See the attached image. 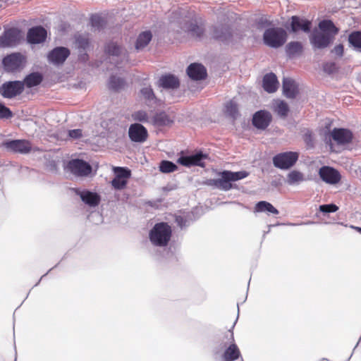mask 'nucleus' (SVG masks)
<instances>
[{
    "instance_id": "7ed1b4c3",
    "label": "nucleus",
    "mask_w": 361,
    "mask_h": 361,
    "mask_svg": "<svg viewBox=\"0 0 361 361\" xmlns=\"http://www.w3.org/2000/svg\"><path fill=\"white\" fill-rule=\"evenodd\" d=\"M286 31L280 27H271L265 30L263 34L264 43L271 48L282 47L286 42Z\"/></svg>"
},
{
    "instance_id": "1a4fd4ad",
    "label": "nucleus",
    "mask_w": 361,
    "mask_h": 361,
    "mask_svg": "<svg viewBox=\"0 0 361 361\" xmlns=\"http://www.w3.org/2000/svg\"><path fill=\"white\" fill-rule=\"evenodd\" d=\"M70 50L63 47L53 49L47 55L48 61L54 66L62 65L70 55Z\"/></svg>"
},
{
    "instance_id": "3c124183",
    "label": "nucleus",
    "mask_w": 361,
    "mask_h": 361,
    "mask_svg": "<svg viewBox=\"0 0 361 361\" xmlns=\"http://www.w3.org/2000/svg\"><path fill=\"white\" fill-rule=\"evenodd\" d=\"M68 136L73 139H78L82 136V131L81 129H74L68 131Z\"/></svg>"
},
{
    "instance_id": "864d4df0",
    "label": "nucleus",
    "mask_w": 361,
    "mask_h": 361,
    "mask_svg": "<svg viewBox=\"0 0 361 361\" xmlns=\"http://www.w3.org/2000/svg\"><path fill=\"white\" fill-rule=\"evenodd\" d=\"M332 52L339 56H342L343 54V46L342 44L336 46L332 50Z\"/></svg>"
},
{
    "instance_id": "49530a36",
    "label": "nucleus",
    "mask_w": 361,
    "mask_h": 361,
    "mask_svg": "<svg viewBox=\"0 0 361 361\" xmlns=\"http://www.w3.org/2000/svg\"><path fill=\"white\" fill-rule=\"evenodd\" d=\"M127 184V180L115 177L112 181V186L116 190L123 189Z\"/></svg>"
},
{
    "instance_id": "f257e3e1",
    "label": "nucleus",
    "mask_w": 361,
    "mask_h": 361,
    "mask_svg": "<svg viewBox=\"0 0 361 361\" xmlns=\"http://www.w3.org/2000/svg\"><path fill=\"white\" fill-rule=\"evenodd\" d=\"M220 176L216 179H208L206 184L209 186L216 188L223 191H228L233 188L232 182L242 180L248 176V173L245 171L233 172L231 171H223L219 172Z\"/></svg>"
},
{
    "instance_id": "c85d7f7f",
    "label": "nucleus",
    "mask_w": 361,
    "mask_h": 361,
    "mask_svg": "<svg viewBox=\"0 0 361 361\" xmlns=\"http://www.w3.org/2000/svg\"><path fill=\"white\" fill-rule=\"evenodd\" d=\"M152 34L150 31H144L141 32L137 39L135 43V49L141 50L144 49L152 40Z\"/></svg>"
},
{
    "instance_id": "de8ad7c7",
    "label": "nucleus",
    "mask_w": 361,
    "mask_h": 361,
    "mask_svg": "<svg viewBox=\"0 0 361 361\" xmlns=\"http://www.w3.org/2000/svg\"><path fill=\"white\" fill-rule=\"evenodd\" d=\"M12 116L11 111L4 104L0 103V118H9Z\"/></svg>"
},
{
    "instance_id": "4468645a",
    "label": "nucleus",
    "mask_w": 361,
    "mask_h": 361,
    "mask_svg": "<svg viewBox=\"0 0 361 361\" xmlns=\"http://www.w3.org/2000/svg\"><path fill=\"white\" fill-rule=\"evenodd\" d=\"M319 174L322 180L329 184L334 185L341 180L339 172L329 166H322Z\"/></svg>"
},
{
    "instance_id": "ea45409f",
    "label": "nucleus",
    "mask_w": 361,
    "mask_h": 361,
    "mask_svg": "<svg viewBox=\"0 0 361 361\" xmlns=\"http://www.w3.org/2000/svg\"><path fill=\"white\" fill-rule=\"evenodd\" d=\"M159 171L164 173H169L178 169V166L172 161L163 160L159 163Z\"/></svg>"
},
{
    "instance_id": "39448f33",
    "label": "nucleus",
    "mask_w": 361,
    "mask_h": 361,
    "mask_svg": "<svg viewBox=\"0 0 361 361\" xmlns=\"http://www.w3.org/2000/svg\"><path fill=\"white\" fill-rule=\"evenodd\" d=\"M23 90L24 83L22 81H9L1 85L0 93L4 98L12 99L20 94Z\"/></svg>"
},
{
    "instance_id": "412c9836",
    "label": "nucleus",
    "mask_w": 361,
    "mask_h": 361,
    "mask_svg": "<svg viewBox=\"0 0 361 361\" xmlns=\"http://www.w3.org/2000/svg\"><path fill=\"white\" fill-rule=\"evenodd\" d=\"M188 76L194 80H201L207 77V71L200 63H192L187 68Z\"/></svg>"
},
{
    "instance_id": "9b49d317",
    "label": "nucleus",
    "mask_w": 361,
    "mask_h": 361,
    "mask_svg": "<svg viewBox=\"0 0 361 361\" xmlns=\"http://www.w3.org/2000/svg\"><path fill=\"white\" fill-rule=\"evenodd\" d=\"M3 146L9 151L21 154L28 153L32 148L31 144L25 140L5 141L3 142Z\"/></svg>"
},
{
    "instance_id": "393cba45",
    "label": "nucleus",
    "mask_w": 361,
    "mask_h": 361,
    "mask_svg": "<svg viewBox=\"0 0 361 361\" xmlns=\"http://www.w3.org/2000/svg\"><path fill=\"white\" fill-rule=\"evenodd\" d=\"M179 85L178 78L172 74L162 75L159 80V85L165 89H176Z\"/></svg>"
},
{
    "instance_id": "a211bd4d",
    "label": "nucleus",
    "mask_w": 361,
    "mask_h": 361,
    "mask_svg": "<svg viewBox=\"0 0 361 361\" xmlns=\"http://www.w3.org/2000/svg\"><path fill=\"white\" fill-rule=\"evenodd\" d=\"M271 121V115L267 111H259L256 112L252 118L253 125L258 129L264 130L268 127Z\"/></svg>"
},
{
    "instance_id": "8fccbe9b",
    "label": "nucleus",
    "mask_w": 361,
    "mask_h": 361,
    "mask_svg": "<svg viewBox=\"0 0 361 361\" xmlns=\"http://www.w3.org/2000/svg\"><path fill=\"white\" fill-rule=\"evenodd\" d=\"M176 222L180 228H185L190 224V222L184 216H181L176 217Z\"/></svg>"
},
{
    "instance_id": "20e7f679",
    "label": "nucleus",
    "mask_w": 361,
    "mask_h": 361,
    "mask_svg": "<svg viewBox=\"0 0 361 361\" xmlns=\"http://www.w3.org/2000/svg\"><path fill=\"white\" fill-rule=\"evenodd\" d=\"M299 158V154L295 152L279 153L273 157V164L276 168L287 170L295 165Z\"/></svg>"
},
{
    "instance_id": "c9c22d12",
    "label": "nucleus",
    "mask_w": 361,
    "mask_h": 361,
    "mask_svg": "<svg viewBox=\"0 0 361 361\" xmlns=\"http://www.w3.org/2000/svg\"><path fill=\"white\" fill-rule=\"evenodd\" d=\"M274 110L279 116L285 118L288 115L289 108L285 102L277 100L274 104Z\"/></svg>"
},
{
    "instance_id": "6e6552de",
    "label": "nucleus",
    "mask_w": 361,
    "mask_h": 361,
    "mask_svg": "<svg viewBox=\"0 0 361 361\" xmlns=\"http://www.w3.org/2000/svg\"><path fill=\"white\" fill-rule=\"evenodd\" d=\"M68 168L77 176H87L92 172V166L87 162L79 159L70 161Z\"/></svg>"
},
{
    "instance_id": "2f4dec72",
    "label": "nucleus",
    "mask_w": 361,
    "mask_h": 361,
    "mask_svg": "<svg viewBox=\"0 0 361 361\" xmlns=\"http://www.w3.org/2000/svg\"><path fill=\"white\" fill-rule=\"evenodd\" d=\"M170 123L169 116L164 112H160L155 114L152 118H151L150 123L156 126H164Z\"/></svg>"
},
{
    "instance_id": "a19ab883",
    "label": "nucleus",
    "mask_w": 361,
    "mask_h": 361,
    "mask_svg": "<svg viewBox=\"0 0 361 361\" xmlns=\"http://www.w3.org/2000/svg\"><path fill=\"white\" fill-rule=\"evenodd\" d=\"M349 43L356 49L361 51V32H353L348 37Z\"/></svg>"
},
{
    "instance_id": "4d7b16f0",
    "label": "nucleus",
    "mask_w": 361,
    "mask_h": 361,
    "mask_svg": "<svg viewBox=\"0 0 361 361\" xmlns=\"http://www.w3.org/2000/svg\"><path fill=\"white\" fill-rule=\"evenodd\" d=\"M312 224V222H307V223H302V224ZM302 225V224H300Z\"/></svg>"
},
{
    "instance_id": "c03bdc74",
    "label": "nucleus",
    "mask_w": 361,
    "mask_h": 361,
    "mask_svg": "<svg viewBox=\"0 0 361 361\" xmlns=\"http://www.w3.org/2000/svg\"><path fill=\"white\" fill-rule=\"evenodd\" d=\"M91 25L95 30H100L104 25V20L99 15H93L91 17Z\"/></svg>"
},
{
    "instance_id": "9d476101",
    "label": "nucleus",
    "mask_w": 361,
    "mask_h": 361,
    "mask_svg": "<svg viewBox=\"0 0 361 361\" xmlns=\"http://www.w3.org/2000/svg\"><path fill=\"white\" fill-rule=\"evenodd\" d=\"M228 343L229 345L225 350L222 355L223 361H234L239 358L240 352L238 347L234 343L233 333L229 331L227 335Z\"/></svg>"
},
{
    "instance_id": "6ab92c4d",
    "label": "nucleus",
    "mask_w": 361,
    "mask_h": 361,
    "mask_svg": "<svg viewBox=\"0 0 361 361\" xmlns=\"http://www.w3.org/2000/svg\"><path fill=\"white\" fill-rule=\"evenodd\" d=\"M212 36L215 39L227 43L231 39L230 28L224 25H217L213 27Z\"/></svg>"
},
{
    "instance_id": "cd10ccee",
    "label": "nucleus",
    "mask_w": 361,
    "mask_h": 361,
    "mask_svg": "<svg viewBox=\"0 0 361 361\" xmlns=\"http://www.w3.org/2000/svg\"><path fill=\"white\" fill-rule=\"evenodd\" d=\"M319 28L320 32L331 35L332 39H334V36L338 32V29L334 25V23L329 20H323L319 22Z\"/></svg>"
},
{
    "instance_id": "4be33fe9",
    "label": "nucleus",
    "mask_w": 361,
    "mask_h": 361,
    "mask_svg": "<svg viewBox=\"0 0 361 361\" xmlns=\"http://www.w3.org/2000/svg\"><path fill=\"white\" fill-rule=\"evenodd\" d=\"M76 194L80 196L82 201L90 207H96L100 202V197L96 192L89 190H75Z\"/></svg>"
},
{
    "instance_id": "2eb2a0df",
    "label": "nucleus",
    "mask_w": 361,
    "mask_h": 361,
    "mask_svg": "<svg viewBox=\"0 0 361 361\" xmlns=\"http://www.w3.org/2000/svg\"><path fill=\"white\" fill-rule=\"evenodd\" d=\"M47 30L42 26H36L29 29L27 40L30 44H39L45 41Z\"/></svg>"
},
{
    "instance_id": "e433bc0d",
    "label": "nucleus",
    "mask_w": 361,
    "mask_h": 361,
    "mask_svg": "<svg viewBox=\"0 0 361 361\" xmlns=\"http://www.w3.org/2000/svg\"><path fill=\"white\" fill-rule=\"evenodd\" d=\"M302 44L300 42H290L286 45V52L289 56H295L302 51Z\"/></svg>"
},
{
    "instance_id": "473e14b6",
    "label": "nucleus",
    "mask_w": 361,
    "mask_h": 361,
    "mask_svg": "<svg viewBox=\"0 0 361 361\" xmlns=\"http://www.w3.org/2000/svg\"><path fill=\"white\" fill-rule=\"evenodd\" d=\"M255 211L257 212H267L273 214H278L279 211L269 202L260 201L255 206Z\"/></svg>"
},
{
    "instance_id": "f8f14e48",
    "label": "nucleus",
    "mask_w": 361,
    "mask_h": 361,
    "mask_svg": "<svg viewBox=\"0 0 361 361\" xmlns=\"http://www.w3.org/2000/svg\"><path fill=\"white\" fill-rule=\"evenodd\" d=\"M24 58L19 53H13L6 56L2 61L4 69L8 72H13L23 66Z\"/></svg>"
},
{
    "instance_id": "c756f323",
    "label": "nucleus",
    "mask_w": 361,
    "mask_h": 361,
    "mask_svg": "<svg viewBox=\"0 0 361 361\" xmlns=\"http://www.w3.org/2000/svg\"><path fill=\"white\" fill-rule=\"evenodd\" d=\"M183 30L196 38H200L204 32V29L202 27L192 23H185Z\"/></svg>"
},
{
    "instance_id": "37998d69",
    "label": "nucleus",
    "mask_w": 361,
    "mask_h": 361,
    "mask_svg": "<svg viewBox=\"0 0 361 361\" xmlns=\"http://www.w3.org/2000/svg\"><path fill=\"white\" fill-rule=\"evenodd\" d=\"M89 44L88 37L81 35H75V46L80 51L86 50Z\"/></svg>"
},
{
    "instance_id": "72a5a7b5",
    "label": "nucleus",
    "mask_w": 361,
    "mask_h": 361,
    "mask_svg": "<svg viewBox=\"0 0 361 361\" xmlns=\"http://www.w3.org/2000/svg\"><path fill=\"white\" fill-rule=\"evenodd\" d=\"M126 81L123 78L111 75L109 81V87L115 91H119L124 88Z\"/></svg>"
},
{
    "instance_id": "a878e982",
    "label": "nucleus",
    "mask_w": 361,
    "mask_h": 361,
    "mask_svg": "<svg viewBox=\"0 0 361 361\" xmlns=\"http://www.w3.org/2000/svg\"><path fill=\"white\" fill-rule=\"evenodd\" d=\"M279 82L274 73L266 74L263 78V88L269 93L276 91Z\"/></svg>"
},
{
    "instance_id": "ddd939ff",
    "label": "nucleus",
    "mask_w": 361,
    "mask_h": 361,
    "mask_svg": "<svg viewBox=\"0 0 361 361\" xmlns=\"http://www.w3.org/2000/svg\"><path fill=\"white\" fill-rule=\"evenodd\" d=\"M128 135L133 142H143L147 140L148 133L142 124L136 123L130 126Z\"/></svg>"
},
{
    "instance_id": "58836bf2",
    "label": "nucleus",
    "mask_w": 361,
    "mask_h": 361,
    "mask_svg": "<svg viewBox=\"0 0 361 361\" xmlns=\"http://www.w3.org/2000/svg\"><path fill=\"white\" fill-rule=\"evenodd\" d=\"M305 180L304 175L298 171H292L287 176V183L294 185Z\"/></svg>"
},
{
    "instance_id": "a18cd8bd",
    "label": "nucleus",
    "mask_w": 361,
    "mask_h": 361,
    "mask_svg": "<svg viewBox=\"0 0 361 361\" xmlns=\"http://www.w3.org/2000/svg\"><path fill=\"white\" fill-rule=\"evenodd\" d=\"M115 177L128 180L130 176V171L123 167H115Z\"/></svg>"
},
{
    "instance_id": "0eeeda50",
    "label": "nucleus",
    "mask_w": 361,
    "mask_h": 361,
    "mask_svg": "<svg viewBox=\"0 0 361 361\" xmlns=\"http://www.w3.org/2000/svg\"><path fill=\"white\" fill-rule=\"evenodd\" d=\"M333 39L331 35L318 30H314L310 35V42L315 49H322L329 47Z\"/></svg>"
},
{
    "instance_id": "5fc2aeb1",
    "label": "nucleus",
    "mask_w": 361,
    "mask_h": 361,
    "mask_svg": "<svg viewBox=\"0 0 361 361\" xmlns=\"http://www.w3.org/2000/svg\"><path fill=\"white\" fill-rule=\"evenodd\" d=\"M305 140H306V142H308V140H311V133H310L309 130H307V131L305 133Z\"/></svg>"
},
{
    "instance_id": "4c0bfd02",
    "label": "nucleus",
    "mask_w": 361,
    "mask_h": 361,
    "mask_svg": "<svg viewBox=\"0 0 361 361\" xmlns=\"http://www.w3.org/2000/svg\"><path fill=\"white\" fill-rule=\"evenodd\" d=\"M225 113L228 116L235 119L239 115L238 108L236 102L233 100H231L227 102L225 106Z\"/></svg>"
},
{
    "instance_id": "7c9ffc66",
    "label": "nucleus",
    "mask_w": 361,
    "mask_h": 361,
    "mask_svg": "<svg viewBox=\"0 0 361 361\" xmlns=\"http://www.w3.org/2000/svg\"><path fill=\"white\" fill-rule=\"evenodd\" d=\"M42 81V75L39 73H32L27 75L24 81V86L32 87L39 85Z\"/></svg>"
},
{
    "instance_id": "5701e85b",
    "label": "nucleus",
    "mask_w": 361,
    "mask_h": 361,
    "mask_svg": "<svg viewBox=\"0 0 361 361\" xmlns=\"http://www.w3.org/2000/svg\"><path fill=\"white\" fill-rule=\"evenodd\" d=\"M104 51L106 54L111 56L121 57V59L126 58V50L114 42H109L106 43L104 47Z\"/></svg>"
},
{
    "instance_id": "dca6fc26",
    "label": "nucleus",
    "mask_w": 361,
    "mask_h": 361,
    "mask_svg": "<svg viewBox=\"0 0 361 361\" xmlns=\"http://www.w3.org/2000/svg\"><path fill=\"white\" fill-rule=\"evenodd\" d=\"M311 21L302 18L297 16H293L290 18V32L296 33L300 30L308 33L311 30Z\"/></svg>"
},
{
    "instance_id": "b1692460",
    "label": "nucleus",
    "mask_w": 361,
    "mask_h": 361,
    "mask_svg": "<svg viewBox=\"0 0 361 361\" xmlns=\"http://www.w3.org/2000/svg\"><path fill=\"white\" fill-rule=\"evenodd\" d=\"M283 94L290 99L296 97L298 90L295 82L289 78H283Z\"/></svg>"
},
{
    "instance_id": "6e6d98bb",
    "label": "nucleus",
    "mask_w": 361,
    "mask_h": 361,
    "mask_svg": "<svg viewBox=\"0 0 361 361\" xmlns=\"http://www.w3.org/2000/svg\"><path fill=\"white\" fill-rule=\"evenodd\" d=\"M355 230L361 233V228L360 227H354Z\"/></svg>"
},
{
    "instance_id": "09e8293b",
    "label": "nucleus",
    "mask_w": 361,
    "mask_h": 361,
    "mask_svg": "<svg viewBox=\"0 0 361 361\" xmlns=\"http://www.w3.org/2000/svg\"><path fill=\"white\" fill-rule=\"evenodd\" d=\"M338 209V207L334 204H322L319 206V210L323 213L335 212Z\"/></svg>"
},
{
    "instance_id": "79ce46f5",
    "label": "nucleus",
    "mask_w": 361,
    "mask_h": 361,
    "mask_svg": "<svg viewBox=\"0 0 361 361\" xmlns=\"http://www.w3.org/2000/svg\"><path fill=\"white\" fill-rule=\"evenodd\" d=\"M132 118L138 122L150 123L151 118H149L147 111L144 110H138L132 114Z\"/></svg>"
},
{
    "instance_id": "aec40b11",
    "label": "nucleus",
    "mask_w": 361,
    "mask_h": 361,
    "mask_svg": "<svg viewBox=\"0 0 361 361\" xmlns=\"http://www.w3.org/2000/svg\"><path fill=\"white\" fill-rule=\"evenodd\" d=\"M331 137L336 142L337 144L344 145L351 142L353 139L352 133L345 128H334L331 134Z\"/></svg>"
},
{
    "instance_id": "f03ea898",
    "label": "nucleus",
    "mask_w": 361,
    "mask_h": 361,
    "mask_svg": "<svg viewBox=\"0 0 361 361\" xmlns=\"http://www.w3.org/2000/svg\"><path fill=\"white\" fill-rule=\"evenodd\" d=\"M171 236V228L167 223L156 224L149 233V240L152 245L158 247L167 245Z\"/></svg>"
},
{
    "instance_id": "bb28decb",
    "label": "nucleus",
    "mask_w": 361,
    "mask_h": 361,
    "mask_svg": "<svg viewBox=\"0 0 361 361\" xmlns=\"http://www.w3.org/2000/svg\"><path fill=\"white\" fill-rule=\"evenodd\" d=\"M319 28L320 32L331 35L332 39H334V36L338 32V29L334 25V23L329 20H323L319 22Z\"/></svg>"
},
{
    "instance_id": "603ef678",
    "label": "nucleus",
    "mask_w": 361,
    "mask_h": 361,
    "mask_svg": "<svg viewBox=\"0 0 361 361\" xmlns=\"http://www.w3.org/2000/svg\"><path fill=\"white\" fill-rule=\"evenodd\" d=\"M324 71L327 73H334L336 69V66L335 63L331 62V63H326L324 65L323 67Z\"/></svg>"
},
{
    "instance_id": "f704fd0d",
    "label": "nucleus",
    "mask_w": 361,
    "mask_h": 361,
    "mask_svg": "<svg viewBox=\"0 0 361 361\" xmlns=\"http://www.w3.org/2000/svg\"><path fill=\"white\" fill-rule=\"evenodd\" d=\"M140 94L148 105L154 104L157 102V98L150 87H142L140 90Z\"/></svg>"
},
{
    "instance_id": "f3484780",
    "label": "nucleus",
    "mask_w": 361,
    "mask_h": 361,
    "mask_svg": "<svg viewBox=\"0 0 361 361\" xmlns=\"http://www.w3.org/2000/svg\"><path fill=\"white\" fill-rule=\"evenodd\" d=\"M206 158V156L202 153H197L190 156H181L178 160L177 163L190 167L191 166H203V160Z\"/></svg>"
},
{
    "instance_id": "423d86ee",
    "label": "nucleus",
    "mask_w": 361,
    "mask_h": 361,
    "mask_svg": "<svg viewBox=\"0 0 361 361\" xmlns=\"http://www.w3.org/2000/svg\"><path fill=\"white\" fill-rule=\"evenodd\" d=\"M21 39L20 31L16 27L6 30L0 36L1 47H13L18 45Z\"/></svg>"
}]
</instances>
